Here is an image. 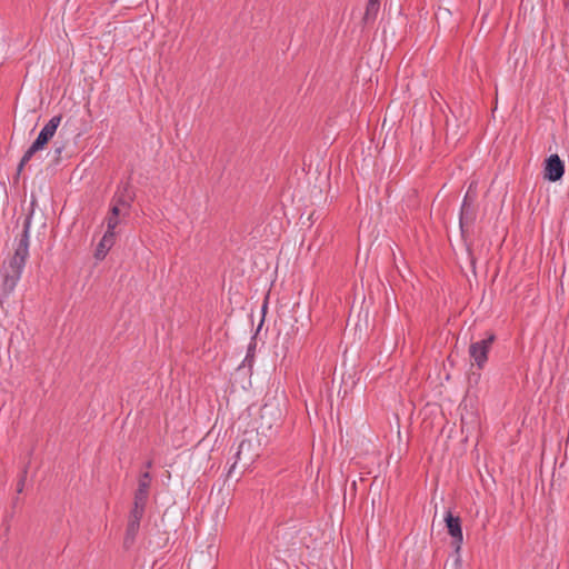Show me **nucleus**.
Wrapping results in <instances>:
<instances>
[{
  "instance_id": "nucleus-1",
  "label": "nucleus",
  "mask_w": 569,
  "mask_h": 569,
  "mask_svg": "<svg viewBox=\"0 0 569 569\" xmlns=\"http://www.w3.org/2000/svg\"><path fill=\"white\" fill-rule=\"evenodd\" d=\"M32 212L23 220V229L20 233L13 256L8 262H3L1 273L3 278L2 290L6 295L13 291L29 257V231L31 227Z\"/></svg>"
},
{
  "instance_id": "nucleus-13",
  "label": "nucleus",
  "mask_w": 569,
  "mask_h": 569,
  "mask_svg": "<svg viewBox=\"0 0 569 569\" xmlns=\"http://www.w3.org/2000/svg\"><path fill=\"white\" fill-rule=\"evenodd\" d=\"M146 508L141 506L133 505L130 515H129V521L140 522L143 515H144Z\"/></svg>"
},
{
  "instance_id": "nucleus-18",
  "label": "nucleus",
  "mask_w": 569,
  "mask_h": 569,
  "mask_svg": "<svg viewBox=\"0 0 569 569\" xmlns=\"http://www.w3.org/2000/svg\"><path fill=\"white\" fill-rule=\"evenodd\" d=\"M61 151H62V148H61V147H59V148H57V149H56L57 158H59V157H60Z\"/></svg>"
},
{
  "instance_id": "nucleus-5",
  "label": "nucleus",
  "mask_w": 569,
  "mask_h": 569,
  "mask_svg": "<svg viewBox=\"0 0 569 569\" xmlns=\"http://www.w3.org/2000/svg\"><path fill=\"white\" fill-rule=\"evenodd\" d=\"M445 522L448 533L452 538V547L455 548L456 552H459L463 542L461 519L458 516H453L451 511H447L445 516Z\"/></svg>"
},
{
  "instance_id": "nucleus-11",
  "label": "nucleus",
  "mask_w": 569,
  "mask_h": 569,
  "mask_svg": "<svg viewBox=\"0 0 569 569\" xmlns=\"http://www.w3.org/2000/svg\"><path fill=\"white\" fill-rule=\"evenodd\" d=\"M132 202H133V194L128 192L127 189H124L120 193H117L112 199L113 204H118V207L126 210L124 214H128V211L131 208Z\"/></svg>"
},
{
  "instance_id": "nucleus-17",
  "label": "nucleus",
  "mask_w": 569,
  "mask_h": 569,
  "mask_svg": "<svg viewBox=\"0 0 569 569\" xmlns=\"http://www.w3.org/2000/svg\"><path fill=\"white\" fill-rule=\"evenodd\" d=\"M122 210H123V209H122V208H120V207H118V204H113V203H112V206H111V209H110V212H109V213H110V214H112V216L119 217Z\"/></svg>"
},
{
  "instance_id": "nucleus-16",
  "label": "nucleus",
  "mask_w": 569,
  "mask_h": 569,
  "mask_svg": "<svg viewBox=\"0 0 569 569\" xmlns=\"http://www.w3.org/2000/svg\"><path fill=\"white\" fill-rule=\"evenodd\" d=\"M26 475H27V471H23L21 478L19 479V481L17 483V492L18 493H21L23 491L24 483H26Z\"/></svg>"
},
{
  "instance_id": "nucleus-8",
  "label": "nucleus",
  "mask_w": 569,
  "mask_h": 569,
  "mask_svg": "<svg viewBox=\"0 0 569 569\" xmlns=\"http://www.w3.org/2000/svg\"><path fill=\"white\" fill-rule=\"evenodd\" d=\"M380 2L381 0H368L362 18L365 24H369L376 21L380 10Z\"/></svg>"
},
{
  "instance_id": "nucleus-19",
  "label": "nucleus",
  "mask_w": 569,
  "mask_h": 569,
  "mask_svg": "<svg viewBox=\"0 0 569 569\" xmlns=\"http://www.w3.org/2000/svg\"><path fill=\"white\" fill-rule=\"evenodd\" d=\"M152 467V460L146 462V468L150 469Z\"/></svg>"
},
{
  "instance_id": "nucleus-15",
  "label": "nucleus",
  "mask_w": 569,
  "mask_h": 569,
  "mask_svg": "<svg viewBox=\"0 0 569 569\" xmlns=\"http://www.w3.org/2000/svg\"><path fill=\"white\" fill-rule=\"evenodd\" d=\"M119 224V217L112 216L109 213L107 217V231L114 236V229Z\"/></svg>"
},
{
  "instance_id": "nucleus-14",
  "label": "nucleus",
  "mask_w": 569,
  "mask_h": 569,
  "mask_svg": "<svg viewBox=\"0 0 569 569\" xmlns=\"http://www.w3.org/2000/svg\"><path fill=\"white\" fill-rule=\"evenodd\" d=\"M151 486V475L149 471L142 472L138 480V489L149 491Z\"/></svg>"
},
{
  "instance_id": "nucleus-10",
  "label": "nucleus",
  "mask_w": 569,
  "mask_h": 569,
  "mask_svg": "<svg viewBox=\"0 0 569 569\" xmlns=\"http://www.w3.org/2000/svg\"><path fill=\"white\" fill-rule=\"evenodd\" d=\"M113 243H114V236H112L110 232H106L96 249L94 257L99 260L103 259L106 257L107 252L113 246Z\"/></svg>"
},
{
  "instance_id": "nucleus-12",
  "label": "nucleus",
  "mask_w": 569,
  "mask_h": 569,
  "mask_svg": "<svg viewBox=\"0 0 569 569\" xmlns=\"http://www.w3.org/2000/svg\"><path fill=\"white\" fill-rule=\"evenodd\" d=\"M148 499H149V491L137 489L134 492L133 505H137V506L139 505V506L146 508Z\"/></svg>"
},
{
  "instance_id": "nucleus-6",
  "label": "nucleus",
  "mask_w": 569,
  "mask_h": 569,
  "mask_svg": "<svg viewBox=\"0 0 569 569\" xmlns=\"http://www.w3.org/2000/svg\"><path fill=\"white\" fill-rule=\"evenodd\" d=\"M565 164L558 154L549 156L545 161L543 178L556 182L562 178Z\"/></svg>"
},
{
  "instance_id": "nucleus-7",
  "label": "nucleus",
  "mask_w": 569,
  "mask_h": 569,
  "mask_svg": "<svg viewBox=\"0 0 569 569\" xmlns=\"http://www.w3.org/2000/svg\"><path fill=\"white\" fill-rule=\"evenodd\" d=\"M476 220V210L472 206V199L470 198L469 193L465 196L461 210H460V229L462 236L465 234L468 227L472 226V223Z\"/></svg>"
},
{
  "instance_id": "nucleus-2",
  "label": "nucleus",
  "mask_w": 569,
  "mask_h": 569,
  "mask_svg": "<svg viewBox=\"0 0 569 569\" xmlns=\"http://www.w3.org/2000/svg\"><path fill=\"white\" fill-rule=\"evenodd\" d=\"M62 120V116H54L52 117L47 124L42 128L37 139L33 141V143L29 147V149L24 152L22 156L20 163L17 169V174L19 176L23 169V167L30 161L32 156L42 150L48 142L52 139L54 136L60 122Z\"/></svg>"
},
{
  "instance_id": "nucleus-3",
  "label": "nucleus",
  "mask_w": 569,
  "mask_h": 569,
  "mask_svg": "<svg viewBox=\"0 0 569 569\" xmlns=\"http://www.w3.org/2000/svg\"><path fill=\"white\" fill-rule=\"evenodd\" d=\"M259 453L256 450V446L250 439H243L238 447V451L236 452V461L229 469V476L233 473L236 470V466L238 462H242L243 467H249Z\"/></svg>"
},
{
  "instance_id": "nucleus-4",
  "label": "nucleus",
  "mask_w": 569,
  "mask_h": 569,
  "mask_svg": "<svg viewBox=\"0 0 569 569\" xmlns=\"http://www.w3.org/2000/svg\"><path fill=\"white\" fill-rule=\"evenodd\" d=\"M496 336L490 333L486 339L473 342L469 347V355L479 368H482L488 359V352L495 342Z\"/></svg>"
},
{
  "instance_id": "nucleus-9",
  "label": "nucleus",
  "mask_w": 569,
  "mask_h": 569,
  "mask_svg": "<svg viewBox=\"0 0 569 569\" xmlns=\"http://www.w3.org/2000/svg\"><path fill=\"white\" fill-rule=\"evenodd\" d=\"M139 529H140V522H134V521L128 520L126 535L123 538V548L124 549H130L133 546V543L136 541V537L139 532Z\"/></svg>"
}]
</instances>
